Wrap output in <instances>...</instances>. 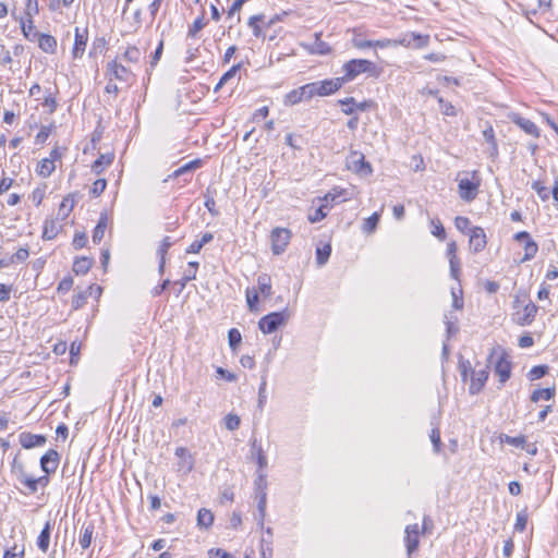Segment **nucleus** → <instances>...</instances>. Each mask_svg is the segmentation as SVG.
<instances>
[{
	"label": "nucleus",
	"instance_id": "f3484780",
	"mask_svg": "<svg viewBox=\"0 0 558 558\" xmlns=\"http://www.w3.org/2000/svg\"><path fill=\"white\" fill-rule=\"evenodd\" d=\"M108 72L114 76V78L123 82H129L133 74L123 64L118 63L116 60L108 63Z\"/></svg>",
	"mask_w": 558,
	"mask_h": 558
},
{
	"label": "nucleus",
	"instance_id": "052dcab7",
	"mask_svg": "<svg viewBox=\"0 0 558 558\" xmlns=\"http://www.w3.org/2000/svg\"><path fill=\"white\" fill-rule=\"evenodd\" d=\"M107 186V181L105 179H98L96 180L94 183H93V186H92V190H90V193L94 195V196H99L100 194L104 193L105 189Z\"/></svg>",
	"mask_w": 558,
	"mask_h": 558
},
{
	"label": "nucleus",
	"instance_id": "a19ab883",
	"mask_svg": "<svg viewBox=\"0 0 558 558\" xmlns=\"http://www.w3.org/2000/svg\"><path fill=\"white\" fill-rule=\"evenodd\" d=\"M329 209H330L329 205L322 204L317 209L314 210V213H311L308 215V220L312 223L323 220L327 216Z\"/></svg>",
	"mask_w": 558,
	"mask_h": 558
},
{
	"label": "nucleus",
	"instance_id": "9d476101",
	"mask_svg": "<svg viewBox=\"0 0 558 558\" xmlns=\"http://www.w3.org/2000/svg\"><path fill=\"white\" fill-rule=\"evenodd\" d=\"M510 120L526 134L533 137H539V129L533 121L521 117L519 113H512Z\"/></svg>",
	"mask_w": 558,
	"mask_h": 558
},
{
	"label": "nucleus",
	"instance_id": "2eb2a0df",
	"mask_svg": "<svg viewBox=\"0 0 558 558\" xmlns=\"http://www.w3.org/2000/svg\"><path fill=\"white\" fill-rule=\"evenodd\" d=\"M320 37V33H315L314 41L311 44H303L302 46L313 54H328L331 51V48L327 43L323 41Z\"/></svg>",
	"mask_w": 558,
	"mask_h": 558
},
{
	"label": "nucleus",
	"instance_id": "423d86ee",
	"mask_svg": "<svg viewBox=\"0 0 558 558\" xmlns=\"http://www.w3.org/2000/svg\"><path fill=\"white\" fill-rule=\"evenodd\" d=\"M538 312V307L532 302L529 301L522 308V311H517L513 313V322L519 326H529L533 323L536 314Z\"/></svg>",
	"mask_w": 558,
	"mask_h": 558
},
{
	"label": "nucleus",
	"instance_id": "5fc2aeb1",
	"mask_svg": "<svg viewBox=\"0 0 558 558\" xmlns=\"http://www.w3.org/2000/svg\"><path fill=\"white\" fill-rule=\"evenodd\" d=\"M339 104L343 106L342 112L344 114H352L355 111V99L353 97H348L342 100H339Z\"/></svg>",
	"mask_w": 558,
	"mask_h": 558
},
{
	"label": "nucleus",
	"instance_id": "c03bdc74",
	"mask_svg": "<svg viewBox=\"0 0 558 558\" xmlns=\"http://www.w3.org/2000/svg\"><path fill=\"white\" fill-rule=\"evenodd\" d=\"M548 366L547 365H536V366H533L529 373H527V377L530 380H536V379H539L542 377H544L547 373H548Z\"/></svg>",
	"mask_w": 558,
	"mask_h": 558
},
{
	"label": "nucleus",
	"instance_id": "37998d69",
	"mask_svg": "<svg viewBox=\"0 0 558 558\" xmlns=\"http://www.w3.org/2000/svg\"><path fill=\"white\" fill-rule=\"evenodd\" d=\"M228 341L231 350L234 352L242 341L241 332L236 328H231L228 332Z\"/></svg>",
	"mask_w": 558,
	"mask_h": 558
},
{
	"label": "nucleus",
	"instance_id": "72a5a7b5",
	"mask_svg": "<svg viewBox=\"0 0 558 558\" xmlns=\"http://www.w3.org/2000/svg\"><path fill=\"white\" fill-rule=\"evenodd\" d=\"M54 163L52 159H43L37 167V172L43 178H48L54 171Z\"/></svg>",
	"mask_w": 558,
	"mask_h": 558
},
{
	"label": "nucleus",
	"instance_id": "0eeeda50",
	"mask_svg": "<svg viewBox=\"0 0 558 558\" xmlns=\"http://www.w3.org/2000/svg\"><path fill=\"white\" fill-rule=\"evenodd\" d=\"M488 366L482 369H473L471 371V384L469 387V392L471 395H477L485 386L488 379Z\"/></svg>",
	"mask_w": 558,
	"mask_h": 558
},
{
	"label": "nucleus",
	"instance_id": "f704fd0d",
	"mask_svg": "<svg viewBox=\"0 0 558 558\" xmlns=\"http://www.w3.org/2000/svg\"><path fill=\"white\" fill-rule=\"evenodd\" d=\"M303 100H306L303 93H301V87L291 90L284 96V105L294 106Z\"/></svg>",
	"mask_w": 558,
	"mask_h": 558
},
{
	"label": "nucleus",
	"instance_id": "338daca9",
	"mask_svg": "<svg viewBox=\"0 0 558 558\" xmlns=\"http://www.w3.org/2000/svg\"><path fill=\"white\" fill-rule=\"evenodd\" d=\"M38 0H27L25 11L27 17H33L34 15L38 14Z\"/></svg>",
	"mask_w": 558,
	"mask_h": 558
},
{
	"label": "nucleus",
	"instance_id": "ea45409f",
	"mask_svg": "<svg viewBox=\"0 0 558 558\" xmlns=\"http://www.w3.org/2000/svg\"><path fill=\"white\" fill-rule=\"evenodd\" d=\"M331 254V246L330 244H326L323 247L316 248V263L318 266H324Z\"/></svg>",
	"mask_w": 558,
	"mask_h": 558
},
{
	"label": "nucleus",
	"instance_id": "864d4df0",
	"mask_svg": "<svg viewBox=\"0 0 558 558\" xmlns=\"http://www.w3.org/2000/svg\"><path fill=\"white\" fill-rule=\"evenodd\" d=\"M87 298H88L87 291L76 293L75 295H73V299H72V307L74 310L81 308L86 303Z\"/></svg>",
	"mask_w": 558,
	"mask_h": 558
},
{
	"label": "nucleus",
	"instance_id": "8fccbe9b",
	"mask_svg": "<svg viewBox=\"0 0 558 558\" xmlns=\"http://www.w3.org/2000/svg\"><path fill=\"white\" fill-rule=\"evenodd\" d=\"M301 93H303L306 100L313 98L314 96H318V89L316 82L305 84L301 86Z\"/></svg>",
	"mask_w": 558,
	"mask_h": 558
},
{
	"label": "nucleus",
	"instance_id": "4468645a",
	"mask_svg": "<svg viewBox=\"0 0 558 558\" xmlns=\"http://www.w3.org/2000/svg\"><path fill=\"white\" fill-rule=\"evenodd\" d=\"M495 374L499 376V383L505 384L511 376V362L502 353L494 367Z\"/></svg>",
	"mask_w": 558,
	"mask_h": 558
},
{
	"label": "nucleus",
	"instance_id": "bb28decb",
	"mask_svg": "<svg viewBox=\"0 0 558 558\" xmlns=\"http://www.w3.org/2000/svg\"><path fill=\"white\" fill-rule=\"evenodd\" d=\"M214 522V514L210 510L202 508L197 513V525L203 529H208Z\"/></svg>",
	"mask_w": 558,
	"mask_h": 558
},
{
	"label": "nucleus",
	"instance_id": "13d9d810",
	"mask_svg": "<svg viewBox=\"0 0 558 558\" xmlns=\"http://www.w3.org/2000/svg\"><path fill=\"white\" fill-rule=\"evenodd\" d=\"M532 189L537 193V195L539 196V198L542 201H547L549 198V192L548 190L543 185L542 182L539 181H535L533 184H532Z\"/></svg>",
	"mask_w": 558,
	"mask_h": 558
},
{
	"label": "nucleus",
	"instance_id": "c85d7f7f",
	"mask_svg": "<svg viewBox=\"0 0 558 558\" xmlns=\"http://www.w3.org/2000/svg\"><path fill=\"white\" fill-rule=\"evenodd\" d=\"M107 215L102 214L98 220V223L97 226L95 227L94 229V232H93V242L94 243H99L104 235H105V231L107 229Z\"/></svg>",
	"mask_w": 558,
	"mask_h": 558
},
{
	"label": "nucleus",
	"instance_id": "680f3d73",
	"mask_svg": "<svg viewBox=\"0 0 558 558\" xmlns=\"http://www.w3.org/2000/svg\"><path fill=\"white\" fill-rule=\"evenodd\" d=\"M432 225H433V230H432L433 235L437 236L440 240H444L446 238V231H445V228H444L442 223L440 222V220H432Z\"/></svg>",
	"mask_w": 558,
	"mask_h": 558
},
{
	"label": "nucleus",
	"instance_id": "4c0bfd02",
	"mask_svg": "<svg viewBox=\"0 0 558 558\" xmlns=\"http://www.w3.org/2000/svg\"><path fill=\"white\" fill-rule=\"evenodd\" d=\"M142 58L141 50L135 46H130L123 53V59L130 63H138Z\"/></svg>",
	"mask_w": 558,
	"mask_h": 558
},
{
	"label": "nucleus",
	"instance_id": "58836bf2",
	"mask_svg": "<svg viewBox=\"0 0 558 558\" xmlns=\"http://www.w3.org/2000/svg\"><path fill=\"white\" fill-rule=\"evenodd\" d=\"M538 251V245L533 239H529L524 243V256L522 258V262L531 260L535 257Z\"/></svg>",
	"mask_w": 558,
	"mask_h": 558
},
{
	"label": "nucleus",
	"instance_id": "dca6fc26",
	"mask_svg": "<svg viewBox=\"0 0 558 558\" xmlns=\"http://www.w3.org/2000/svg\"><path fill=\"white\" fill-rule=\"evenodd\" d=\"M405 546L408 555L410 556L418 547V525L411 524L405 527Z\"/></svg>",
	"mask_w": 558,
	"mask_h": 558
},
{
	"label": "nucleus",
	"instance_id": "69168bd1",
	"mask_svg": "<svg viewBox=\"0 0 558 558\" xmlns=\"http://www.w3.org/2000/svg\"><path fill=\"white\" fill-rule=\"evenodd\" d=\"M429 35L415 34L414 41L412 44L413 48H423L428 45Z\"/></svg>",
	"mask_w": 558,
	"mask_h": 558
},
{
	"label": "nucleus",
	"instance_id": "412c9836",
	"mask_svg": "<svg viewBox=\"0 0 558 558\" xmlns=\"http://www.w3.org/2000/svg\"><path fill=\"white\" fill-rule=\"evenodd\" d=\"M202 166H203L202 159L198 158V159L191 160V161L186 162L185 165L181 166L180 168H178L177 170H174L172 172V174L169 175V178H179L181 175L191 173L194 170L201 168Z\"/></svg>",
	"mask_w": 558,
	"mask_h": 558
},
{
	"label": "nucleus",
	"instance_id": "5701e85b",
	"mask_svg": "<svg viewBox=\"0 0 558 558\" xmlns=\"http://www.w3.org/2000/svg\"><path fill=\"white\" fill-rule=\"evenodd\" d=\"M114 158L113 154H102L100 155L93 163L92 169L96 174H100L105 167H108L112 163Z\"/></svg>",
	"mask_w": 558,
	"mask_h": 558
},
{
	"label": "nucleus",
	"instance_id": "aec40b11",
	"mask_svg": "<svg viewBox=\"0 0 558 558\" xmlns=\"http://www.w3.org/2000/svg\"><path fill=\"white\" fill-rule=\"evenodd\" d=\"M95 525L93 522L84 523L82 526V534L78 538V544L83 549H87L93 541Z\"/></svg>",
	"mask_w": 558,
	"mask_h": 558
},
{
	"label": "nucleus",
	"instance_id": "f8f14e48",
	"mask_svg": "<svg viewBox=\"0 0 558 558\" xmlns=\"http://www.w3.org/2000/svg\"><path fill=\"white\" fill-rule=\"evenodd\" d=\"M88 40V32L87 28H84L81 31V28H75V40H74V47L72 49V56L74 59L82 58L84 54L86 45Z\"/></svg>",
	"mask_w": 558,
	"mask_h": 558
},
{
	"label": "nucleus",
	"instance_id": "9b49d317",
	"mask_svg": "<svg viewBox=\"0 0 558 558\" xmlns=\"http://www.w3.org/2000/svg\"><path fill=\"white\" fill-rule=\"evenodd\" d=\"M318 96H328L339 90L344 84V78L336 77L316 82Z\"/></svg>",
	"mask_w": 558,
	"mask_h": 558
},
{
	"label": "nucleus",
	"instance_id": "cd10ccee",
	"mask_svg": "<svg viewBox=\"0 0 558 558\" xmlns=\"http://www.w3.org/2000/svg\"><path fill=\"white\" fill-rule=\"evenodd\" d=\"M74 203V195L70 194L66 197H64L59 206L58 216H60L61 219H65L72 211Z\"/></svg>",
	"mask_w": 558,
	"mask_h": 558
},
{
	"label": "nucleus",
	"instance_id": "49530a36",
	"mask_svg": "<svg viewBox=\"0 0 558 558\" xmlns=\"http://www.w3.org/2000/svg\"><path fill=\"white\" fill-rule=\"evenodd\" d=\"M240 424H241V418L236 414L230 413L225 417V425L228 430L238 429L240 427Z\"/></svg>",
	"mask_w": 558,
	"mask_h": 558
},
{
	"label": "nucleus",
	"instance_id": "a878e982",
	"mask_svg": "<svg viewBox=\"0 0 558 558\" xmlns=\"http://www.w3.org/2000/svg\"><path fill=\"white\" fill-rule=\"evenodd\" d=\"M198 268L197 262H190L189 269L184 272L181 280L177 281L175 284H180L181 290L185 288L186 283L196 278V271Z\"/></svg>",
	"mask_w": 558,
	"mask_h": 558
},
{
	"label": "nucleus",
	"instance_id": "20e7f679",
	"mask_svg": "<svg viewBox=\"0 0 558 558\" xmlns=\"http://www.w3.org/2000/svg\"><path fill=\"white\" fill-rule=\"evenodd\" d=\"M375 68L374 63L365 59H352L344 63L343 70L345 72L344 83L354 80L361 73H367L373 71Z\"/></svg>",
	"mask_w": 558,
	"mask_h": 558
},
{
	"label": "nucleus",
	"instance_id": "1a4fd4ad",
	"mask_svg": "<svg viewBox=\"0 0 558 558\" xmlns=\"http://www.w3.org/2000/svg\"><path fill=\"white\" fill-rule=\"evenodd\" d=\"M60 454L54 449H49L40 458V468L46 474L54 473L58 469Z\"/></svg>",
	"mask_w": 558,
	"mask_h": 558
},
{
	"label": "nucleus",
	"instance_id": "de8ad7c7",
	"mask_svg": "<svg viewBox=\"0 0 558 558\" xmlns=\"http://www.w3.org/2000/svg\"><path fill=\"white\" fill-rule=\"evenodd\" d=\"M266 386H267L266 376H262V383L258 388V402H257V407L260 411L264 409V405H265L266 399H267Z\"/></svg>",
	"mask_w": 558,
	"mask_h": 558
},
{
	"label": "nucleus",
	"instance_id": "e2e57ef3",
	"mask_svg": "<svg viewBox=\"0 0 558 558\" xmlns=\"http://www.w3.org/2000/svg\"><path fill=\"white\" fill-rule=\"evenodd\" d=\"M241 69V63H238L233 66H231L220 78V84H226L227 82H229L231 78H233L235 76V74L239 72V70Z\"/></svg>",
	"mask_w": 558,
	"mask_h": 558
},
{
	"label": "nucleus",
	"instance_id": "a18cd8bd",
	"mask_svg": "<svg viewBox=\"0 0 558 558\" xmlns=\"http://www.w3.org/2000/svg\"><path fill=\"white\" fill-rule=\"evenodd\" d=\"M527 518H529V514H527L526 509L519 511L517 513L514 530L518 532H523L526 527Z\"/></svg>",
	"mask_w": 558,
	"mask_h": 558
},
{
	"label": "nucleus",
	"instance_id": "f03ea898",
	"mask_svg": "<svg viewBox=\"0 0 558 558\" xmlns=\"http://www.w3.org/2000/svg\"><path fill=\"white\" fill-rule=\"evenodd\" d=\"M290 314L287 310L281 312H272L263 316L258 322V327L264 333H271L280 326L286 325L289 320Z\"/></svg>",
	"mask_w": 558,
	"mask_h": 558
},
{
	"label": "nucleus",
	"instance_id": "bf43d9fd",
	"mask_svg": "<svg viewBox=\"0 0 558 558\" xmlns=\"http://www.w3.org/2000/svg\"><path fill=\"white\" fill-rule=\"evenodd\" d=\"M205 26V22H204V17L203 16H199L197 17L194 23L190 26L189 28V33L187 35L190 37H195L196 34L203 29V27Z\"/></svg>",
	"mask_w": 558,
	"mask_h": 558
},
{
	"label": "nucleus",
	"instance_id": "c9c22d12",
	"mask_svg": "<svg viewBox=\"0 0 558 558\" xmlns=\"http://www.w3.org/2000/svg\"><path fill=\"white\" fill-rule=\"evenodd\" d=\"M21 29L23 32V35L28 39V40H32L34 41L35 38H34V33H37L36 32V27L34 25V22H33V17H27L26 21H24L23 19L21 20Z\"/></svg>",
	"mask_w": 558,
	"mask_h": 558
},
{
	"label": "nucleus",
	"instance_id": "ddd939ff",
	"mask_svg": "<svg viewBox=\"0 0 558 558\" xmlns=\"http://www.w3.org/2000/svg\"><path fill=\"white\" fill-rule=\"evenodd\" d=\"M20 444L24 449H32L44 446L47 441L46 436L23 432L19 436Z\"/></svg>",
	"mask_w": 558,
	"mask_h": 558
},
{
	"label": "nucleus",
	"instance_id": "09e8293b",
	"mask_svg": "<svg viewBox=\"0 0 558 558\" xmlns=\"http://www.w3.org/2000/svg\"><path fill=\"white\" fill-rule=\"evenodd\" d=\"M378 221H379V214L378 213H374L371 217H368L364 221V223H363V231H365L367 233L373 232L376 229Z\"/></svg>",
	"mask_w": 558,
	"mask_h": 558
},
{
	"label": "nucleus",
	"instance_id": "4d7b16f0",
	"mask_svg": "<svg viewBox=\"0 0 558 558\" xmlns=\"http://www.w3.org/2000/svg\"><path fill=\"white\" fill-rule=\"evenodd\" d=\"M454 226L459 231L466 232V230L470 231L471 229V221L468 217L458 216L454 219Z\"/></svg>",
	"mask_w": 558,
	"mask_h": 558
},
{
	"label": "nucleus",
	"instance_id": "3c124183",
	"mask_svg": "<svg viewBox=\"0 0 558 558\" xmlns=\"http://www.w3.org/2000/svg\"><path fill=\"white\" fill-rule=\"evenodd\" d=\"M11 471H12V474H14L19 481L23 480V477H26L28 475L25 472L23 463L19 462L16 458H14V460L12 462Z\"/></svg>",
	"mask_w": 558,
	"mask_h": 558
},
{
	"label": "nucleus",
	"instance_id": "2f4dec72",
	"mask_svg": "<svg viewBox=\"0 0 558 558\" xmlns=\"http://www.w3.org/2000/svg\"><path fill=\"white\" fill-rule=\"evenodd\" d=\"M344 193L345 191L344 190H341V189H338V187H335L332 189L330 192H328L324 198L322 199L323 202H325L327 205L329 203H337V202H342V201H345L347 198L344 197Z\"/></svg>",
	"mask_w": 558,
	"mask_h": 558
},
{
	"label": "nucleus",
	"instance_id": "4be33fe9",
	"mask_svg": "<svg viewBox=\"0 0 558 558\" xmlns=\"http://www.w3.org/2000/svg\"><path fill=\"white\" fill-rule=\"evenodd\" d=\"M392 44V40L390 39H383V40H363V39H353V46L359 49H366L371 47H379V48H387Z\"/></svg>",
	"mask_w": 558,
	"mask_h": 558
},
{
	"label": "nucleus",
	"instance_id": "774afa93",
	"mask_svg": "<svg viewBox=\"0 0 558 558\" xmlns=\"http://www.w3.org/2000/svg\"><path fill=\"white\" fill-rule=\"evenodd\" d=\"M209 558H233L231 554L220 548H211L208 551Z\"/></svg>",
	"mask_w": 558,
	"mask_h": 558
},
{
	"label": "nucleus",
	"instance_id": "a211bd4d",
	"mask_svg": "<svg viewBox=\"0 0 558 558\" xmlns=\"http://www.w3.org/2000/svg\"><path fill=\"white\" fill-rule=\"evenodd\" d=\"M34 38L38 40V46L43 51L47 53H53L56 51L57 40L53 36L34 33Z\"/></svg>",
	"mask_w": 558,
	"mask_h": 558
},
{
	"label": "nucleus",
	"instance_id": "b1692460",
	"mask_svg": "<svg viewBox=\"0 0 558 558\" xmlns=\"http://www.w3.org/2000/svg\"><path fill=\"white\" fill-rule=\"evenodd\" d=\"M214 239V234L210 232H206L202 235L201 240H196L191 243V245L187 247L186 253L189 254H197L201 252L203 246L209 242H211Z\"/></svg>",
	"mask_w": 558,
	"mask_h": 558
},
{
	"label": "nucleus",
	"instance_id": "473e14b6",
	"mask_svg": "<svg viewBox=\"0 0 558 558\" xmlns=\"http://www.w3.org/2000/svg\"><path fill=\"white\" fill-rule=\"evenodd\" d=\"M257 284L259 292L265 296L271 295V280L266 274L258 276Z\"/></svg>",
	"mask_w": 558,
	"mask_h": 558
},
{
	"label": "nucleus",
	"instance_id": "7ed1b4c3",
	"mask_svg": "<svg viewBox=\"0 0 558 558\" xmlns=\"http://www.w3.org/2000/svg\"><path fill=\"white\" fill-rule=\"evenodd\" d=\"M347 168L364 178L373 173L371 163L365 160V156L362 153L356 150L351 151L347 157Z\"/></svg>",
	"mask_w": 558,
	"mask_h": 558
},
{
	"label": "nucleus",
	"instance_id": "7c9ffc66",
	"mask_svg": "<svg viewBox=\"0 0 558 558\" xmlns=\"http://www.w3.org/2000/svg\"><path fill=\"white\" fill-rule=\"evenodd\" d=\"M555 396V388H541L536 389L531 395L532 402H538L539 400H550Z\"/></svg>",
	"mask_w": 558,
	"mask_h": 558
},
{
	"label": "nucleus",
	"instance_id": "393cba45",
	"mask_svg": "<svg viewBox=\"0 0 558 558\" xmlns=\"http://www.w3.org/2000/svg\"><path fill=\"white\" fill-rule=\"evenodd\" d=\"M94 260L89 257H78L74 260L73 271L76 275H85L93 266Z\"/></svg>",
	"mask_w": 558,
	"mask_h": 558
},
{
	"label": "nucleus",
	"instance_id": "f257e3e1",
	"mask_svg": "<svg viewBox=\"0 0 558 558\" xmlns=\"http://www.w3.org/2000/svg\"><path fill=\"white\" fill-rule=\"evenodd\" d=\"M470 174L471 179L462 178L458 180L459 196L465 202H472L476 198L482 182L478 171L473 170Z\"/></svg>",
	"mask_w": 558,
	"mask_h": 558
},
{
	"label": "nucleus",
	"instance_id": "c756f323",
	"mask_svg": "<svg viewBox=\"0 0 558 558\" xmlns=\"http://www.w3.org/2000/svg\"><path fill=\"white\" fill-rule=\"evenodd\" d=\"M59 232V226L57 222L52 219L46 220L44 223V230H43V239L44 240H52L57 236Z\"/></svg>",
	"mask_w": 558,
	"mask_h": 558
},
{
	"label": "nucleus",
	"instance_id": "0e129e2a",
	"mask_svg": "<svg viewBox=\"0 0 558 558\" xmlns=\"http://www.w3.org/2000/svg\"><path fill=\"white\" fill-rule=\"evenodd\" d=\"M258 293L256 291H246V301L250 311L253 312L256 310V304L258 303Z\"/></svg>",
	"mask_w": 558,
	"mask_h": 558
},
{
	"label": "nucleus",
	"instance_id": "6e6d98bb",
	"mask_svg": "<svg viewBox=\"0 0 558 558\" xmlns=\"http://www.w3.org/2000/svg\"><path fill=\"white\" fill-rule=\"evenodd\" d=\"M252 448H253V450L256 451L257 463H258L259 469L266 468L267 466L266 456H265L262 447L260 446H256V440L253 441Z\"/></svg>",
	"mask_w": 558,
	"mask_h": 558
},
{
	"label": "nucleus",
	"instance_id": "e433bc0d",
	"mask_svg": "<svg viewBox=\"0 0 558 558\" xmlns=\"http://www.w3.org/2000/svg\"><path fill=\"white\" fill-rule=\"evenodd\" d=\"M257 502V511H258V522L260 526L264 524V519L266 515V505H267V493L256 494Z\"/></svg>",
	"mask_w": 558,
	"mask_h": 558
},
{
	"label": "nucleus",
	"instance_id": "6e6552de",
	"mask_svg": "<svg viewBox=\"0 0 558 558\" xmlns=\"http://www.w3.org/2000/svg\"><path fill=\"white\" fill-rule=\"evenodd\" d=\"M469 235H470L469 243H470V247L472 248V251L474 253L482 252L487 244L486 234L484 232V229L481 227H472L470 229Z\"/></svg>",
	"mask_w": 558,
	"mask_h": 558
},
{
	"label": "nucleus",
	"instance_id": "79ce46f5",
	"mask_svg": "<svg viewBox=\"0 0 558 558\" xmlns=\"http://www.w3.org/2000/svg\"><path fill=\"white\" fill-rule=\"evenodd\" d=\"M264 19H265L264 14L253 15V16H251L248 19V23L247 24L252 28L254 36L257 37V38L262 36V28L258 25V23L263 22Z\"/></svg>",
	"mask_w": 558,
	"mask_h": 558
},
{
	"label": "nucleus",
	"instance_id": "6ab92c4d",
	"mask_svg": "<svg viewBox=\"0 0 558 558\" xmlns=\"http://www.w3.org/2000/svg\"><path fill=\"white\" fill-rule=\"evenodd\" d=\"M51 530H52V524L50 521H47L44 525V529L41 530V532L39 533V535L37 537V542H36L37 547L44 554H46L49 549Z\"/></svg>",
	"mask_w": 558,
	"mask_h": 558
},
{
	"label": "nucleus",
	"instance_id": "603ef678",
	"mask_svg": "<svg viewBox=\"0 0 558 558\" xmlns=\"http://www.w3.org/2000/svg\"><path fill=\"white\" fill-rule=\"evenodd\" d=\"M267 481L266 475L258 472L257 478L255 480V494L267 493Z\"/></svg>",
	"mask_w": 558,
	"mask_h": 558
},
{
	"label": "nucleus",
	"instance_id": "39448f33",
	"mask_svg": "<svg viewBox=\"0 0 558 558\" xmlns=\"http://www.w3.org/2000/svg\"><path fill=\"white\" fill-rule=\"evenodd\" d=\"M271 250L275 255L282 254L291 239V231L287 228H275L270 234Z\"/></svg>",
	"mask_w": 558,
	"mask_h": 558
}]
</instances>
